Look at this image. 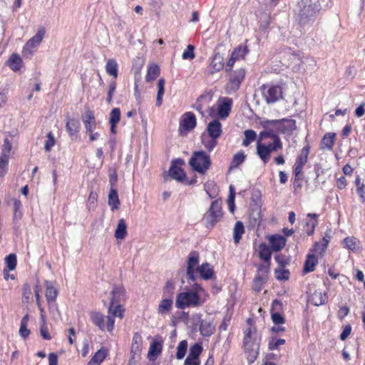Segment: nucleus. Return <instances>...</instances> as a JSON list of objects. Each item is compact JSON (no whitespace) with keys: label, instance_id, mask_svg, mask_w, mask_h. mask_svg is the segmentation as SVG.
<instances>
[{"label":"nucleus","instance_id":"62","mask_svg":"<svg viewBox=\"0 0 365 365\" xmlns=\"http://www.w3.org/2000/svg\"><path fill=\"white\" fill-rule=\"evenodd\" d=\"M274 259L277 264L279 265V267H284L289 263L288 259L286 257V256L282 255H276Z\"/></svg>","mask_w":365,"mask_h":365},{"label":"nucleus","instance_id":"42","mask_svg":"<svg viewBox=\"0 0 365 365\" xmlns=\"http://www.w3.org/2000/svg\"><path fill=\"white\" fill-rule=\"evenodd\" d=\"M106 351L101 349L96 351L95 355L91 359L89 364H100L106 357Z\"/></svg>","mask_w":365,"mask_h":365},{"label":"nucleus","instance_id":"63","mask_svg":"<svg viewBox=\"0 0 365 365\" xmlns=\"http://www.w3.org/2000/svg\"><path fill=\"white\" fill-rule=\"evenodd\" d=\"M284 343L285 340L283 339H279L277 340L272 339L269 342V349L270 350L277 349L279 347V346L282 345Z\"/></svg>","mask_w":365,"mask_h":365},{"label":"nucleus","instance_id":"22","mask_svg":"<svg viewBox=\"0 0 365 365\" xmlns=\"http://www.w3.org/2000/svg\"><path fill=\"white\" fill-rule=\"evenodd\" d=\"M46 298L47 302H54L58 296V290L54 286V282L51 281H45Z\"/></svg>","mask_w":365,"mask_h":365},{"label":"nucleus","instance_id":"59","mask_svg":"<svg viewBox=\"0 0 365 365\" xmlns=\"http://www.w3.org/2000/svg\"><path fill=\"white\" fill-rule=\"evenodd\" d=\"M56 140L51 132H49L47 134V140L44 145V148L46 151H50L52 147L55 145Z\"/></svg>","mask_w":365,"mask_h":365},{"label":"nucleus","instance_id":"14","mask_svg":"<svg viewBox=\"0 0 365 365\" xmlns=\"http://www.w3.org/2000/svg\"><path fill=\"white\" fill-rule=\"evenodd\" d=\"M196 324H200L199 330L203 336H210L215 330L212 321L209 319H201L200 314H196Z\"/></svg>","mask_w":365,"mask_h":365},{"label":"nucleus","instance_id":"12","mask_svg":"<svg viewBox=\"0 0 365 365\" xmlns=\"http://www.w3.org/2000/svg\"><path fill=\"white\" fill-rule=\"evenodd\" d=\"M197 121L195 115L191 112L184 113L180 120L179 132L187 133L196 127Z\"/></svg>","mask_w":365,"mask_h":365},{"label":"nucleus","instance_id":"47","mask_svg":"<svg viewBox=\"0 0 365 365\" xmlns=\"http://www.w3.org/2000/svg\"><path fill=\"white\" fill-rule=\"evenodd\" d=\"M9 156L1 154L0 155V177H4L8 170Z\"/></svg>","mask_w":365,"mask_h":365},{"label":"nucleus","instance_id":"41","mask_svg":"<svg viewBox=\"0 0 365 365\" xmlns=\"http://www.w3.org/2000/svg\"><path fill=\"white\" fill-rule=\"evenodd\" d=\"M267 278L268 277L265 275L257 273L254 279L253 289L257 292H259L261 290L262 285L267 282Z\"/></svg>","mask_w":365,"mask_h":365},{"label":"nucleus","instance_id":"56","mask_svg":"<svg viewBox=\"0 0 365 365\" xmlns=\"http://www.w3.org/2000/svg\"><path fill=\"white\" fill-rule=\"evenodd\" d=\"M267 148L269 150V153L277 151L278 150H280L282 148V144L280 140V138H276L274 141H273L272 143H269L268 145H265Z\"/></svg>","mask_w":365,"mask_h":365},{"label":"nucleus","instance_id":"50","mask_svg":"<svg viewBox=\"0 0 365 365\" xmlns=\"http://www.w3.org/2000/svg\"><path fill=\"white\" fill-rule=\"evenodd\" d=\"M275 277L278 280H287L289 277V272L284 267H279L274 271Z\"/></svg>","mask_w":365,"mask_h":365},{"label":"nucleus","instance_id":"52","mask_svg":"<svg viewBox=\"0 0 365 365\" xmlns=\"http://www.w3.org/2000/svg\"><path fill=\"white\" fill-rule=\"evenodd\" d=\"M355 184L356 186V190H357L358 194L359 195L360 197L362 199V201L364 202L365 201V196H364L365 192L364 190V183L361 182V179H360L359 175L356 176V180H355Z\"/></svg>","mask_w":365,"mask_h":365},{"label":"nucleus","instance_id":"23","mask_svg":"<svg viewBox=\"0 0 365 365\" xmlns=\"http://www.w3.org/2000/svg\"><path fill=\"white\" fill-rule=\"evenodd\" d=\"M202 351V346L200 344L195 343L190 346L189 350V354L186 358V364H192V360L199 361V356Z\"/></svg>","mask_w":365,"mask_h":365},{"label":"nucleus","instance_id":"21","mask_svg":"<svg viewBox=\"0 0 365 365\" xmlns=\"http://www.w3.org/2000/svg\"><path fill=\"white\" fill-rule=\"evenodd\" d=\"M212 96L210 93H205L200 95L197 99L196 103L193 105V108L203 116L202 108L204 104H208L212 101Z\"/></svg>","mask_w":365,"mask_h":365},{"label":"nucleus","instance_id":"20","mask_svg":"<svg viewBox=\"0 0 365 365\" xmlns=\"http://www.w3.org/2000/svg\"><path fill=\"white\" fill-rule=\"evenodd\" d=\"M287 240L280 235H274L269 237L271 249L273 251L278 252L284 248Z\"/></svg>","mask_w":365,"mask_h":365},{"label":"nucleus","instance_id":"13","mask_svg":"<svg viewBox=\"0 0 365 365\" xmlns=\"http://www.w3.org/2000/svg\"><path fill=\"white\" fill-rule=\"evenodd\" d=\"M232 99L227 97H220L217 101V115L220 118H227L231 111Z\"/></svg>","mask_w":365,"mask_h":365},{"label":"nucleus","instance_id":"19","mask_svg":"<svg viewBox=\"0 0 365 365\" xmlns=\"http://www.w3.org/2000/svg\"><path fill=\"white\" fill-rule=\"evenodd\" d=\"M327 300V295L326 292L316 290L308 297V301L314 306H320Z\"/></svg>","mask_w":365,"mask_h":365},{"label":"nucleus","instance_id":"55","mask_svg":"<svg viewBox=\"0 0 365 365\" xmlns=\"http://www.w3.org/2000/svg\"><path fill=\"white\" fill-rule=\"evenodd\" d=\"M6 263L9 270H13L16 266V256L14 254H10L6 257Z\"/></svg>","mask_w":365,"mask_h":365},{"label":"nucleus","instance_id":"53","mask_svg":"<svg viewBox=\"0 0 365 365\" xmlns=\"http://www.w3.org/2000/svg\"><path fill=\"white\" fill-rule=\"evenodd\" d=\"M175 287L172 281H168L163 289V295L166 297H173Z\"/></svg>","mask_w":365,"mask_h":365},{"label":"nucleus","instance_id":"54","mask_svg":"<svg viewBox=\"0 0 365 365\" xmlns=\"http://www.w3.org/2000/svg\"><path fill=\"white\" fill-rule=\"evenodd\" d=\"M356 238L355 237H346L344 240H343V243H344V245L345 247H346L347 249L351 250V251H354L356 248Z\"/></svg>","mask_w":365,"mask_h":365},{"label":"nucleus","instance_id":"36","mask_svg":"<svg viewBox=\"0 0 365 365\" xmlns=\"http://www.w3.org/2000/svg\"><path fill=\"white\" fill-rule=\"evenodd\" d=\"M107 73L113 78L118 77V63L115 59H109L106 65Z\"/></svg>","mask_w":365,"mask_h":365},{"label":"nucleus","instance_id":"58","mask_svg":"<svg viewBox=\"0 0 365 365\" xmlns=\"http://www.w3.org/2000/svg\"><path fill=\"white\" fill-rule=\"evenodd\" d=\"M202 144L208 151H211L217 145V138H210V139L206 140L202 138Z\"/></svg>","mask_w":365,"mask_h":365},{"label":"nucleus","instance_id":"43","mask_svg":"<svg viewBox=\"0 0 365 365\" xmlns=\"http://www.w3.org/2000/svg\"><path fill=\"white\" fill-rule=\"evenodd\" d=\"M245 138L242 141V145L247 147L257 138V134L253 130H246L244 131Z\"/></svg>","mask_w":365,"mask_h":365},{"label":"nucleus","instance_id":"1","mask_svg":"<svg viewBox=\"0 0 365 365\" xmlns=\"http://www.w3.org/2000/svg\"><path fill=\"white\" fill-rule=\"evenodd\" d=\"M111 298L108 306V314L112 316H107L106 328L108 331H113L114 328V319L117 317L120 319L123 317L124 309L120 304L125 300V289L123 286L113 285L111 291Z\"/></svg>","mask_w":365,"mask_h":365},{"label":"nucleus","instance_id":"17","mask_svg":"<svg viewBox=\"0 0 365 365\" xmlns=\"http://www.w3.org/2000/svg\"><path fill=\"white\" fill-rule=\"evenodd\" d=\"M206 130L210 138L217 139L222 133V124L218 120L215 119L208 123Z\"/></svg>","mask_w":365,"mask_h":365},{"label":"nucleus","instance_id":"35","mask_svg":"<svg viewBox=\"0 0 365 365\" xmlns=\"http://www.w3.org/2000/svg\"><path fill=\"white\" fill-rule=\"evenodd\" d=\"M92 322L96 325L101 330H104L106 325L104 323V316L100 312H92L91 314Z\"/></svg>","mask_w":365,"mask_h":365},{"label":"nucleus","instance_id":"24","mask_svg":"<svg viewBox=\"0 0 365 365\" xmlns=\"http://www.w3.org/2000/svg\"><path fill=\"white\" fill-rule=\"evenodd\" d=\"M173 304V297H166L162 299L158 307V313L162 316L167 314L171 310Z\"/></svg>","mask_w":365,"mask_h":365},{"label":"nucleus","instance_id":"10","mask_svg":"<svg viewBox=\"0 0 365 365\" xmlns=\"http://www.w3.org/2000/svg\"><path fill=\"white\" fill-rule=\"evenodd\" d=\"M245 71L243 68L235 70L231 75L228 83L226 85L225 90L227 93L231 94L237 91L245 78Z\"/></svg>","mask_w":365,"mask_h":365},{"label":"nucleus","instance_id":"27","mask_svg":"<svg viewBox=\"0 0 365 365\" xmlns=\"http://www.w3.org/2000/svg\"><path fill=\"white\" fill-rule=\"evenodd\" d=\"M318 263V259L314 254H309L304 262V273L313 272L315 266Z\"/></svg>","mask_w":365,"mask_h":365},{"label":"nucleus","instance_id":"8","mask_svg":"<svg viewBox=\"0 0 365 365\" xmlns=\"http://www.w3.org/2000/svg\"><path fill=\"white\" fill-rule=\"evenodd\" d=\"M262 95L267 103H274L282 98V88L277 85H262Z\"/></svg>","mask_w":365,"mask_h":365},{"label":"nucleus","instance_id":"15","mask_svg":"<svg viewBox=\"0 0 365 365\" xmlns=\"http://www.w3.org/2000/svg\"><path fill=\"white\" fill-rule=\"evenodd\" d=\"M199 255L197 252L192 251L190 253L187 261V278L194 282L195 281V267L198 264Z\"/></svg>","mask_w":365,"mask_h":365},{"label":"nucleus","instance_id":"9","mask_svg":"<svg viewBox=\"0 0 365 365\" xmlns=\"http://www.w3.org/2000/svg\"><path fill=\"white\" fill-rule=\"evenodd\" d=\"M44 34V29L38 30V32L26 42L22 51V55L24 58H30L31 57L34 49L41 43Z\"/></svg>","mask_w":365,"mask_h":365},{"label":"nucleus","instance_id":"16","mask_svg":"<svg viewBox=\"0 0 365 365\" xmlns=\"http://www.w3.org/2000/svg\"><path fill=\"white\" fill-rule=\"evenodd\" d=\"M225 63L223 57L219 53H216L210 63L207 71L208 74L212 75L214 73L220 71L223 69Z\"/></svg>","mask_w":365,"mask_h":365},{"label":"nucleus","instance_id":"5","mask_svg":"<svg viewBox=\"0 0 365 365\" xmlns=\"http://www.w3.org/2000/svg\"><path fill=\"white\" fill-rule=\"evenodd\" d=\"M222 215L221 201L217 200L212 201L208 210L204 215L203 220L205 222V226L207 228L213 227L221 220Z\"/></svg>","mask_w":365,"mask_h":365},{"label":"nucleus","instance_id":"11","mask_svg":"<svg viewBox=\"0 0 365 365\" xmlns=\"http://www.w3.org/2000/svg\"><path fill=\"white\" fill-rule=\"evenodd\" d=\"M184 160L180 158L175 159L172 161L171 165L168 170V175L170 178L179 182H184L186 175L180 165H183Z\"/></svg>","mask_w":365,"mask_h":365},{"label":"nucleus","instance_id":"28","mask_svg":"<svg viewBox=\"0 0 365 365\" xmlns=\"http://www.w3.org/2000/svg\"><path fill=\"white\" fill-rule=\"evenodd\" d=\"M80 126L81 123L78 119L69 118L67 120L66 128L70 135L76 134L79 130Z\"/></svg>","mask_w":365,"mask_h":365},{"label":"nucleus","instance_id":"32","mask_svg":"<svg viewBox=\"0 0 365 365\" xmlns=\"http://www.w3.org/2000/svg\"><path fill=\"white\" fill-rule=\"evenodd\" d=\"M108 205L111 207L112 210H117L119 207L120 200L117 190L114 187H110L108 195Z\"/></svg>","mask_w":365,"mask_h":365},{"label":"nucleus","instance_id":"3","mask_svg":"<svg viewBox=\"0 0 365 365\" xmlns=\"http://www.w3.org/2000/svg\"><path fill=\"white\" fill-rule=\"evenodd\" d=\"M204 303L198 294L192 291L182 292L178 294L175 306L180 309H184L190 307H200Z\"/></svg>","mask_w":365,"mask_h":365},{"label":"nucleus","instance_id":"6","mask_svg":"<svg viewBox=\"0 0 365 365\" xmlns=\"http://www.w3.org/2000/svg\"><path fill=\"white\" fill-rule=\"evenodd\" d=\"M261 125L264 128H268L269 125H273L279 132L287 135H291L297 129L296 121L293 119L267 120L262 121Z\"/></svg>","mask_w":365,"mask_h":365},{"label":"nucleus","instance_id":"60","mask_svg":"<svg viewBox=\"0 0 365 365\" xmlns=\"http://www.w3.org/2000/svg\"><path fill=\"white\" fill-rule=\"evenodd\" d=\"M272 320L275 325L282 324L285 322L284 318L279 312H272Z\"/></svg>","mask_w":365,"mask_h":365},{"label":"nucleus","instance_id":"33","mask_svg":"<svg viewBox=\"0 0 365 365\" xmlns=\"http://www.w3.org/2000/svg\"><path fill=\"white\" fill-rule=\"evenodd\" d=\"M248 52L249 49L247 46L240 45L232 51L231 56L234 57L236 61L244 59Z\"/></svg>","mask_w":365,"mask_h":365},{"label":"nucleus","instance_id":"46","mask_svg":"<svg viewBox=\"0 0 365 365\" xmlns=\"http://www.w3.org/2000/svg\"><path fill=\"white\" fill-rule=\"evenodd\" d=\"M270 126L271 125H269L268 128H264L265 130L262 131L259 133V140H262L266 138H271L272 140H273V141H274L276 138H279V137L278 136L277 133L275 131H274L272 129H269Z\"/></svg>","mask_w":365,"mask_h":365},{"label":"nucleus","instance_id":"61","mask_svg":"<svg viewBox=\"0 0 365 365\" xmlns=\"http://www.w3.org/2000/svg\"><path fill=\"white\" fill-rule=\"evenodd\" d=\"M11 148H12V145H11V143L10 140H9V138H5L4 141V145L2 146V150H1V154L9 156L10 152L11 150Z\"/></svg>","mask_w":365,"mask_h":365},{"label":"nucleus","instance_id":"48","mask_svg":"<svg viewBox=\"0 0 365 365\" xmlns=\"http://www.w3.org/2000/svg\"><path fill=\"white\" fill-rule=\"evenodd\" d=\"M229 190H230V195H229V197L227 199V205H228L230 211L232 213H234L235 210V187L232 185H230Z\"/></svg>","mask_w":365,"mask_h":365},{"label":"nucleus","instance_id":"45","mask_svg":"<svg viewBox=\"0 0 365 365\" xmlns=\"http://www.w3.org/2000/svg\"><path fill=\"white\" fill-rule=\"evenodd\" d=\"M245 160V155L243 152H239L233 156L230 170L237 168Z\"/></svg>","mask_w":365,"mask_h":365},{"label":"nucleus","instance_id":"29","mask_svg":"<svg viewBox=\"0 0 365 365\" xmlns=\"http://www.w3.org/2000/svg\"><path fill=\"white\" fill-rule=\"evenodd\" d=\"M162 344L158 341H153L149 348L148 356L150 360H155L158 355L162 351Z\"/></svg>","mask_w":365,"mask_h":365},{"label":"nucleus","instance_id":"44","mask_svg":"<svg viewBox=\"0 0 365 365\" xmlns=\"http://www.w3.org/2000/svg\"><path fill=\"white\" fill-rule=\"evenodd\" d=\"M309 153V146H304L302 148L300 155L297 157L295 163L299 164L300 165H304L307 163Z\"/></svg>","mask_w":365,"mask_h":365},{"label":"nucleus","instance_id":"2","mask_svg":"<svg viewBox=\"0 0 365 365\" xmlns=\"http://www.w3.org/2000/svg\"><path fill=\"white\" fill-rule=\"evenodd\" d=\"M320 6L312 0H301L298 3V20L301 26H304L314 22Z\"/></svg>","mask_w":365,"mask_h":365},{"label":"nucleus","instance_id":"30","mask_svg":"<svg viewBox=\"0 0 365 365\" xmlns=\"http://www.w3.org/2000/svg\"><path fill=\"white\" fill-rule=\"evenodd\" d=\"M272 252L270 248L264 243H262L259 247V257L263 259L265 263L270 264V259Z\"/></svg>","mask_w":365,"mask_h":365},{"label":"nucleus","instance_id":"57","mask_svg":"<svg viewBox=\"0 0 365 365\" xmlns=\"http://www.w3.org/2000/svg\"><path fill=\"white\" fill-rule=\"evenodd\" d=\"M195 46L190 44L182 53V57L183 59H193L195 58Z\"/></svg>","mask_w":365,"mask_h":365},{"label":"nucleus","instance_id":"26","mask_svg":"<svg viewBox=\"0 0 365 365\" xmlns=\"http://www.w3.org/2000/svg\"><path fill=\"white\" fill-rule=\"evenodd\" d=\"M257 154L264 163L269 160V150L265 146V144L260 143L259 140L257 143Z\"/></svg>","mask_w":365,"mask_h":365},{"label":"nucleus","instance_id":"31","mask_svg":"<svg viewBox=\"0 0 365 365\" xmlns=\"http://www.w3.org/2000/svg\"><path fill=\"white\" fill-rule=\"evenodd\" d=\"M127 235V225L124 219L118 221L116 230L115 231V237L118 240H123Z\"/></svg>","mask_w":365,"mask_h":365},{"label":"nucleus","instance_id":"39","mask_svg":"<svg viewBox=\"0 0 365 365\" xmlns=\"http://www.w3.org/2000/svg\"><path fill=\"white\" fill-rule=\"evenodd\" d=\"M165 79L160 78L158 82V94L156 98V106L159 107L162 105L163 96L165 93Z\"/></svg>","mask_w":365,"mask_h":365},{"label":"nucleus","instance_id":"7","mask_svg":"<svg viewBox=\"0 0 365 365\" xmlns=\"http://www.w3.org/2000/svg\"><path fill=\"white\" fill-rule=\"evenodd\" d=\"M252 331L249 329L246 331L244 338V347L247 354V359L250 364L253 363L259 354V344L252 341Z\"/></svg>","mask_w":365,"mask_h":365},{"label":"nucleus","instance_id":"37","mask_svg":"<svg viewBox=\"0 0 365 365\" xmlns=\"http://www.w3.org/2000/svg\"><path fill=\"white\" fill-rule=\"evenodd\" d=\"M160 74V68L157 64L153 63L149 65L148 73L146 75V81H152L155 79Z\"/></svg>","mask_w":365,"mask_h":365},{"label":"nucleus","instance_id":"4","mask_svg":"<svg viewBox=\"0 0 365 365\" xmlns=\"http://www.w3.org/2000/svg\"><path fill=\"white\" fill-rule=\"evenodd\" d=\"M189 164L195 171L204 175L211 165L210 157L204 151H196L190 158Z\"/></svg>","mask_w":365,"mask_h":365},{"label":"nucleus","instance_id":"40","mask_svg":"<svg viewBox=\"0 0 365 365\" xmlns=\"http://www.w3.org/2000/svg\"><path fill=\"white\" fill-rule=\"evenodd\" d=\"M9 66L14 71H19L21 68L22 60L19 55L13 53L9 59Z\"/></svg>","mask_w":365,"mask_h":365},{"label":"nucleus","instance_id":"38","mask_svg":"<svg viewBox=\"0 0 365 365\" xmlns=\"http://www.w3.org/2000/svg\"><path fill=\"white\" fill-rule=\"evenodd\" d=\"M335 136H336V135L334 133H326L324 135L322 140V143L323 145L322 148H326L329 150H331L334 146V144Z\"/></svg>","mask_w":365,"mask_h":365},{"label":"nucleus","instance_id":"49","mask_svg":"<svg viewBox=\"0 0 365 365\" xmlns=\"http://www.w3.org/2000/svg\"><path fill=\"white\" fill-rule=\"evenodd\" d=\"M187 349V341L186 340L181 341L177 348L176 357L178 359L184 358Z\"/></svg>","mask_w":365,"mask_h":365},{"label":"nucleus","instance_id":"18","mask_svg":"<svg viewBox=\"0 0 365 365\" xmlns=\"http://www.w3.org/2000/svg\"><path fill=\"white\" fill-rule=\"evenodd\" d=\"M82 120L85 125L86 132H93L96 127L93 111L87 110L85 115L82 117Z\"/></svg>","mask_w":365,"mask_h":365},{"label":"nucleus","instance_id":"64","mask_svg":"<svg viewBox=\"0 0 365 365\" xmlns=\"http://www.w3.org/2000/svg\"><path fill=\"white\" fill-rule=\"evenodd\" d=\"M269 266H270V264L265 263V262H264V264H259L257 268V273H260L261 274L268 277V273L269 271Z\"/></svg>","mask_w":365,"mask_h":365},{"label":"nucleus","instance_id":"51","mask_svg":"<svg viewBox=\"0 0 365 365\" xmlns=\"http://www.w3.org/2000/svg\"><path fill=\"white\" fill-rule=\"evenodd\" d=\"M120 120V110L118 108H113L110 113V123L118 124Z\"/></svg>","mask_w":365,"mask_h":365},{"label":"nucleus","instance_id":"25","mask_svg":"<svg viewBox=\"0 0 365 365\" xmlns=\"http://www.w3.org/2000/svg\"><path fill=\"white\" fill-rule=\"evenodd\" d=\"M197 272L200 274V277L204 279H210L213 276V269L210 264L208 263H203L202 265L197 267Z\"/></svg>","mask_w":365,"mask_h":365},{"label":"nucleus","instance_id":"34","mask_svg":"<svg viewBox=\"0 0 365 365\" xmlns=\"http://www.w3.org/2000/svg\"><path fill=\"white\" fill-rule=\"evenodd\" d=\"M245 232V227L241 221H237L234 227L233 230V238L235 244L239 243L242 238V235Z\"/></svg>","mask_w":365,"mask_h":365}]
</instances>
